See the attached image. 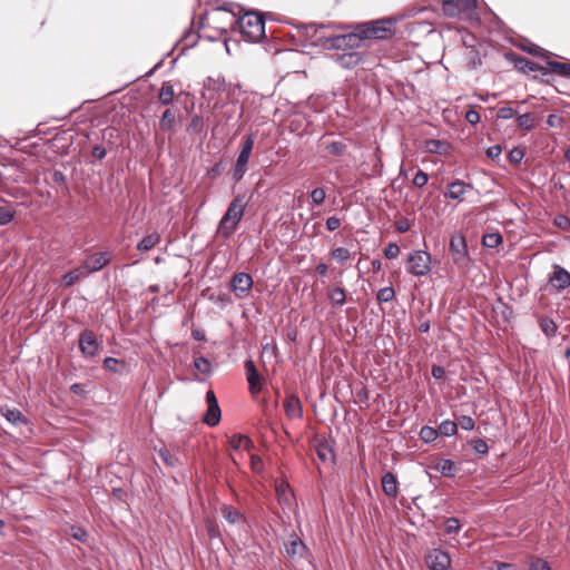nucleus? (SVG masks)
Returning <instances> with one entry per match:
<instances>
[{
  "label": "nucleus",
  "mask_w": 570,
  "mask_h": 570,
  "mask_svg": "<svg viewBox=\"0 0 570 570\" xmlns=\"http://www.w3.org/2000/svg\"><path fill=\"white\" fill-rule=\"evenodd\" d=\"M160 242V234L157 232H154L147 236H145L138 244H137V250L139 252H149L153 249L156 245H158Z\"/></svg>",
  "instance_id": "obj_23"
},
{
  "label": "nucleus",
  "mask_w": 570,
  "mask_h": 570,
  "mask_svg": "<svg viewBox=\"0 0 570 570\" xmlns=\"http://www.w3.org/2000/svg\"><path fill=\"white\" fill-rule=\"evenodd\" d=\"M450 252L454 264L460 265L465 261L469 253L465 237L463 235L456 234L451 237Z\"/></svg>",
  "instance_id": "obj_11"
},
{
  "label": "nucleus",
  "mask_w": 570,
  "mask_h": 570,
  "mask_svg": "<svg viewBox=\"0 0 570 570\" xmlns=\"http://www.w3.org/2000/svg\"><path fill=\"white\" fill-rule=\"evenodd\" d=\"M444 375H445V370L442 366L434 365L432 367V376L434 379L441 380V379H443Z\"/></svg>",
  "instance_id": "obj_63"
},
{
  "label": "nucleus",
  "mask_w": 570,
  "mask_h": 570,
  "mask_svg": "<svg viewBox=\"0 0 570 570\" xmlns=\"http://www.w3.org/2000/svg\"><path fill=\"white\" fill-rule=\"evenodd\" d=\"M331 59L344 69L356 67L362 60V53L357 51H345L331 55Z\"/></svg>",
  "instance_id": "obj_15"
},
{
  "label": "nucleus",
  "mask_w": 570,
  "mask_h": 570,
  "mask_svg": "<svg viewBox=\"0 0 570 570\" xmlns=\"http://www.w3.org/2000/svg\"><path fill=\"white\" fill-rule=\"evenodd\" d=\"M2 415L12 424H27V419L17 409H4L1 411Z\"/></svg>",
  "instance_id": "obj_26"
},
{
  "label": "nucleus",
  "mask_w": 570,
  "mask_h": 570,
  "mask_svg": "<svg viewBox=\"0 0 570 570\" xmlns=\"http://www.w3.org/2000/svg\"><path fill=\"white\" fill-rule=\"evenodd\" d=\"M442 10L446 16L460 17L463 13H471L476 7V0H440Z\"/></svg>",
  "instance_id": "obj_6"
},
{
  "label": "nucleus",
  "mask_w": 570,
  "mask_h": 570,
  "mask_svg": "<svg viewBox=\"0 0 570 570\" xmlns=\"http://www.w3.org/2000/svg\"><path fill=\"white\" fill-rule=\"evenodd\" d=\"M159 456L169 466H175L178 463V458L166 448L159 450Z\"/></svg>",
  "instance_id": "obj_40"
},
{
  "label": "nucleus",
  "mask_w": 570,
  "mask_h": 570,
  "mask_svg": "<svg viewBox=\"0 0 570 570\" xmlns=\"http://www.w3.org/2000/svg\"><path fill=\"white\" fill-rule=\"evenodd\" d=\"M529 570H550V566L546 560L534 558L529 563Z\"/></svg>",
  "instance_id": "obj_47"
},
{
  "label": "nucleus",
  "mask_w": 570,
  "mask_h": 570,
  "mask_svg": "<svg viewBox=\"0 0 570 570\" xmlns=\"http://www.w3.org/2000/svg\"><path fill=\"white\" fill-rule=\"evenodd\" d=\"M110 262V253L109 252H100L92 254L91 256L87 257L83 263L82 267L87 271V274L99 272L108 263Z\"/></svg>",
  "instance_id": "obj_14"
},
{
  "label": "nucleus",
  "mask_w": 570,
  "mask_h": 570,
  "mask_svg": "<svg viewBox=\"0 0 570 570\" xmlns=\"http://www.w3.org/2000/svg\"><path fill=\"white\" fill-rule=\"evenodd\" d=\"M459 425L462 430L471 431L474 429V420L471 416L463 415L459 420Z\"/></svg>",
  "instance_id": "obj_55"
},
{
  "label": "nucleus",
  "mask_w": 570,
  "mask_h": 570,
  "mask_svg": "<svg viewBox=\"0 0 570 570\" xmlns=\"http://www.w3.org/2000/svg\"><path fill=\"white\" fill-rule=\"evenodd\" d=\"M497 116L500 119H511L515 116V110L511 107H502L498 110Z\"/></svg>",
  "instance_id": "obj_56"
},
{
  "label": "nucleus",
  "mask_w": 570,
  "mask_h": 570,
  "mask_svg": "<svg viewBox=\"0 0 570 570\" xmlns=\"http://www.w3.org/2000/svg\"><path fill=\"white\" fill-rule=\"evenodd\" d=\"M176 124V114L171 109H166L159 119V129L165 132H173Z\"/></svg>",
  "instance_id": "obj_22"
},
{
  "label": "nucleus",
  "mask_w": 570,
  "mask_h": 570,
  "mask_svg": "<svg viewBox=\"0 0 570 570\" xmlns=\"http://www.w3.org/2000/svg\"><path fill=\"white\" fill-rule=\"evenodd\" d=\"M554 224L562 229H568L570 227V219L564 215H558L554 218Z\"/></svg>",
  "instance_id": "obj_62"
},
{
  "label": "nucleus",
  "mask_w": 570,
  "mask_h": 570,
  "mask_svg": "<svg viewBox=\"0 0 570 570\" xmlns=\"http://www.w3.org/2000/svg\"><path fill=\"white\" fill-rule=\"evenodd\" d=\"M228 443H229L230 448L236 451H239V450L250 451L254 448V443L250 440V438L247 435H244V434H233L228 439Z\"/></svg>",
  "instance_id": "obj_19"
},
{
  "label": "nucleus",
  "mask_w": 570,
  "mask_h": 570,
  "mask_svg": "<svg viewBox=\"0 0 570 570\" xmlns=\"http://www.w3.org/2000/svg\"><path fill=\"white\" fill-rule=\"evenodd\" d=\"M79 347L85 357H94L99 351V343L91 331H83L79 337Z\"/></svg>",
  "instance_id": "obj_13"
},
{
  "label": "nucleus",
  "mask_w": 570,
  "mask_h": 570,
  "mask_svg": "<svg viewBox=\"0 0 570 570\" xmlns=\"http://www.w3.org/2000/svg\"><path fill=\"white\" fill-rule=\"evenodd\" d=\"M539 326L547 337H553L557 334L558 326L552 318L541 317Z\"/></svg>",
  "instance_id": "obj_28"
},
{
  "label": "nucleus",
  "mask_w": 570,
  "mask_h": 570,
  "mask_svg": "<svg viewBox=\"0 0 570 570\" xmlns=\"http://www.w3.org/2000/svg\"><path fill=\"white\" fill-rule=\"evenodd\" d=\"M548 66L553 72L570 77V62L549 61Z\"/></svg>",
  "instance_id": "obj_32"
},
{
  "label": "nucleus",
  "mask_w": 570,
  "mask_h": 570,
  "mask_svg": "<svg viewBox=\"0 0 570 570\" xmlns=\"http://www.w3.org/2000/svg\"><path fill=\"white\" fill-rule=\"evenodd\" d=\"M325 197L326 193L324 188L321 187L313 189L311 193L312 203L317 206L324 203Z\"/></svg>",
  "instance_id": "obj_43"
},
{
  "label": "nucleus",
  "mask_w": 570,
  "mask_h": 570,
  "mask_svg": "<svg viewBox=\"0 0 570 570\" xmlns=\"http://www.w3.org/2000/svg\"><path fill=\"white\" fill-rule=\"evenodd\" d=\"M223 515L226 519V521L230 524H236L243 521L244 517L239 512V510L230 507V505H224L222 509Z\"/></svg>",
  "instance_id": "obj_25"
},
{
  "label": "nucleus",
  "mask_w": 570,
  "mask_h": 570,
  "mask_svg": "<svg viewBox=\"0 0 570 570\" xmlns=\"http://www.w3.org/2000/svg\"><path fill=\"white\" fill-rule=\"evenodd\" d=\"M523 156H524V154H523V150L521 148H513L509 153V159L513 164H519L522 160Z\"/></svg>",
  "instance_id": "obj_57"
},
{
  "label": "nucleus",
  "mask_w": 570,
  "mask_h": 570,
  "mask_svg": "<svg viewBox=\"0 0 570 570\" xmlns=\"http://www.w3.org/2000/svg\"><path fill=\"white\" fill-rule=\"evenodd\" d=\"M306 550L305 543L296 534H293L291 540L285 544L286 554L291 559L303 558Z\"/></svg>",
  "instance_id": "obj_17"
},
{
  "label": "nucleus",
  "mask_w": 570,
  "mask_h": 570,
  "mask_svg": "<svg viewBox=\"0 0 570 570\" xmlns=\"http://www.w3.org/2000/svg\"><path fill=\"white\" fill-rule=\"evenodd\" d=\"M438 432L443 436H452L458 432V424L454 421L445 420L439 425Z\"/></svg>",
  "instance_id": "obj_33"
},
{
  "label": "nucleus",
  "mask_w": 570,
  "mask_h": 570,
  "mask_svg": "<svg viewBox=\"0 0 570 570\" xmlns=\"http://www.w3.org/2000/svg\"><path fill=\"white\" fill-rule=\"evenodd\" d=\"M175 92L171 85L165 82L158 94V98L161 105L168 106L174 101Z\"/></svg>",
  "instance_id": "obj_27"
},
{
  "label": "nucleus",
  "mask_w": 570,
  "mask_h": 570,
  "mask_svg": "<svg viewBox=\"0 0 570 570\" xmlns=\"http://www.w3.org/2000/svg\"><path fill=\"white\" fill-rule=\"evenodd\" d=\"M548 284L557 292H562L570 286V273L562 266L554 264L549 275Z\"/></svg>",
  "instance_id": "obj_9"
},
{
  "label": "nucleus",
  "mask_w": 570,
  "mask_h": 570,
  "mask_svg": "<svg viewBox=\"0 0 570 570\" xmlns=\"http://www.w3.org/2000/svg\"><path fill=\"white\" fill-rule=\"evenodd\" d=\"M502 236L499 233H490L483 236L482 244L488 248H495L502 244Z\"/></svg>",
  "instance_id": "obj_35"
},
{
  "label": "nucleus",
  "mask_w": 570,
  "mask_h": 570,
  "mask_svg": "<svg viewBox=\"0 0 570 570\" xmlns=\"http://www.w3.org/2000/svg\"><path fill=\"white\" fill-rule=\"evenodd\" d=\"M331 257L340 263L344 264L346 261H348L352 257L351 252L345 247H336L331 250Z\"/></svg>",
  "instance_id": "obj_31"
},
{
  "label": "nucleus",
  "mask_w": 570,
  "mask_h": 570,
  "mask_svg": "<svg viewBox=\"0 0 570 570\" xmlns=\"http://www.w3.org/2000/svg\"><path fill=\"white\" fill-rule=\"evenodd\" d=\"M317 456L323 462H330L334 460V452L327 443H321L316 448Z\"/></svg>",
  "instance_id": "obj_30"
},
{
  "label": "nucleus",
  "mask_w": 570,
  "mask_h": 570,
  "mask_svg": "<svg viewBox=\"0 0 570 570\" xmlns=\"http://www.w3.org/2000/svg\"><path fill=\"white\" fill-rule=\"evenodd\" d=\"M245 206L246 205L243 200V197L238 196L232 200L226 213L219 222V232L223 236L229 237L235 232L244 215Z\"/></svg>",
  "instance_id": "obj_3"
},
{
  "label": "nucleus",
  "mask_w": 570,
  "mask_h": 570,
  "mask_svg": "<svg viewBox=\"0 0 570 570\" xmlns=\"http://www.w3.org/2000/svg\"><path fill=\"white\" fill-rule=\"evenodd\" d=\"M247 382H248V385H249L250 393L256 394V393H258L262 390L259 374L258 375L247 376Z\"/></svg>",
  "instance_id": "obj_46"
},
{
  "label": "nucleus",
  "mask_w": 570,
  "mask_h": 570,
  "mask_svg": "<svg viewBox=\"0 0 570 570\" xmlns=\"http://www.w3.org/2000/svg\"><path fill=\"white\" fill-rule=\"evenodd\" d=\"M515 66L523 71H538L539 70V66L535 62L530 61L525 58H519L517 60Z\"/></svg>",
  "instance_id": "obj_41"
},
{
  "label": "nucleus",
  "mask_w": 570,
  "mask_h": 570,
  "mask_svg": "<svg viewBox=\"0 0 570 570\" xmlns=\"http://www.w3.org/2000/svg\"><path fill=\"white\" fill-rule=\"evenodd\" d=\"M396 20L387 18L356 24L348 33L327 37L322 40V47L326 50H347L361 47L367 39H387L394 32Z\"/></svg>",
  "instance_id": "obj_1"
},
{
  "label": "nucleus",
  "mask_w": 570,
  "mask_h": 570,
  "mask_svg": "<svg viewBox=\"0 0 570 570\" xmlns=\"http://www.w3.org/2000/svg\"><path fill=\"white\" fill-rule=\"evenodd\" d=\"M207 411L204 415V422L209 426H215L219 423L222 417L220 407L217 397L213 390L206 393Z\"/></svg>",
  "instance_id": "obj_8"
},
{
  "label": "nucleus",
  "mask_w": 570,
  "mask_h": 570,
  "mask_svg": "<svg viewBox=\"0 0 570 570\" xmlns=\"http://www.w3.org/2000/svg\"><path fill=\"white\" fill-rule=\"evenodd\" d=\"M253 287V278L247 273H236L230 281V291L239 299L247 297Z\"/></svg>",
  "instance_id": "obj_7"
},
{
  "label": "nucleus",
  "mask_w": 570,
  "mask_h": 570,
  "mask_svg": "<svg viewBox=\"0 0 570 570\" xmlns=\"http://www.w3.org/2000/svg\"><path fill=\"white\" fill-rule=\"evenodd\" d=\"M283 405L285 414L289 420H298L303 417V405L296 395H287L283 402Z\"/></svg>",
  "instance_id": "obj_16"
},
{
  "label": "nucleus",
  "mask_w": 570,
  "mask_h": 570,
  "mask_svg": "<svg viewBox=\"0 0 570 570\" xmlns=\"http://www.w3.org/2000/svg\"><path fill=\"white\" fill-rule=\"evenodd\" d=\"M382 483V490L384 494L389 498L395 499L399 494V482L396 480V476L391 473L386 472L381 480Z\"/></svg>",
  "instance_id": "obj_18"
},
{
  "label": "nucleus",
  "mask_w": 570,
  "mask_h": 570,
  "mask_svg": "<svg viewBox=\"0 0 570 570\" xmlns=\"http://www.w3.org/2000/svg\"><path fill=\"white\" fill-rule=\"evenodd\" d=\"M424 150L430 154L448 155L450 151V145L444 140L428 139L424 142Z\"/></svg>",
  "instance_id": "obj_20"
},
{
  "label": "nucleus",
  "mask_w": 570,
  "mask_h": 570,
  "mask_svg": "<svg viewBox=\"0 0 570 570\" xmlns=\"http://www.w3.org/2000/svg\"><path fill=\"white\" fill-rule=\"evenodd\" d=\"M233 23H237L243 38L250 42L259 41L265 33V21L255 12H245Z\"/></svg>",
  "instance_id": "obj_2"
},
{
  "label": "nucleus",
  "mask_w": 570,
  "mask_h": 570,
  "mask_svg": "<svg viewBox=\"0 0 570 570\" xmlns=\"http://www.w3.org/2000/svg\"><path fill=\"white\" fill-rule=\"evenodd\" d=\"M489 570H517V567L513 563L493 561L490 564Z\"/></svg>",
  "instance_id": "obj_53"
},
{
  "label": "nucleus",
  "mask_w": 570,
  "mask_h": 570,
  "mask_svg": "<svg viewBox=\"0 0 570 570\" xmlns=\"http://www.w3.org/2000/svg\"><path fill=\"white\" fill-rule=\"evenodd\" d=\"M439 470L442 475L451 476L455 470V464L451 460H444L440 463Z\"/></svg>",
  "instance_id": "obj_44"
},
{
  "label": "nucleus",
  "mask_w": 570,
  "mask_h": 570,
  "mask_svg": "<svg viewBox=\"0 0 570 570\" xmlns=\"http://www.w3.org/2000/svg\"><path fill=\"white\" fill-rule=\"evenodd\" d=\"M254 144H255L254 135L250 134V135H247L246 137H244L240 151L237 156L235 166L232 170V177L235 183L240 181L247 171V164L250 158V155H252V151L254 148Z\"/></svg>",
  "instance_id": "obj_4"
},
{
  "label": "nucleus",
  "mask_w": 570,
  "mask_h": 570,
  "mask_svg": "<svg viewBox=\"0 0 570 570\" xmlns=\"http://www.w3.org/2000/svg\"><path fill=\"white\" fill-rule=\"evenodd\" d=\"M250 468L254 472L259 473L263 470V460L258 455L253 454L250 456Z\"/></svg>",
  "instance_id": "obj_60"
},
{
  "label": "nucleus",
  "mask_w": 570,
  "mask_h": 570,
  "mask_svg": "<svg viewBox=\"0 0 570 570\" xmlns=\"http://www.w3.org/2000/svg\"><path fill=\"white\" fill-rule=\"evenodd\" d=\"M425 562L430 570H448L451 566V558L445 551L433 549L426 554Z\"/></svg>",
  "instance_id": "obj_10"
},
{
  "label": "nucleus",
  "mask_w": 570,
  "mask_h": 570,
  "mask_svg": "<svg viewBox=\"0 0 570 570\" xmlns=\"http://www.w3.org/2000/svg\"><path fill=\"white\" fill-rule=\"evenodd\" d=\"M429 181V175L423 171V170H419L414 178H413V185L416 186V187H424Z\"/></svg>",
  "instance_id": "obj_49"
},
{
  "label": "nucleus",
  "mask_w": 570,
  "mask_h": 570,
  "mask_svg": "<svg viewBox=\"0 0 570 570\" xmlns=\"http://www.w3.org/2000/svg\"><path fill=\"white\" fill-rule=\"evenodd\" d=\"M472 449L479 454H487L489 451L487 442L482 439L472 441Z\"/></svg>",
  "instance_id": "obj_52"
},
{
  "label": "nucleus",
  "mask_w": 570,
  "mask_h": 570,
  "mask_svg": "<svg viewBox=\"0 0 570 570\" xmlns=\"http://www.w3.org/2000/svg\"><path fill=\"white\" fill-rule=\"evenodd\" d=\"M325 149L328 154L334 156H342L347 149V144L344 140H333L325 145Z\"/></svg>",
  "instance_id": "obj_29"
},
{
  "label": "nucleus",
  "mask_w": 570,
  "mask_h": 570,
  "mask_svg": "<svg viewBox=\"0 0 570 570\" xmlns=\"http://www.w3.org/2000/svg\"><path fill=\"white\" fill-rule=\"evenodd\" d=\"M465 120L471 124V125H475L480 121V115L476 110L474 109H470L465 112V116H464Z\"/></svg>",
  "instance_id": "obj_61"
},
{
  "label": "nucleus",
  "mask_w": 570,
  "mask_h": 570,
  "mask_svg": "<svg viewBox=\"0 0 570 570\" xmlns=\"http://www.w3.org/2000/svg\"><path fill=\"white\" fill-rule=\"evenodd\" d=\"M92 157L97 159H102L106 156V149L102 146H95L92 148Z\"/></svg>",
  "instance_id": "obj_64"
},
{
  "label": "nucleus",
  "mask_w": 570,
  "mask_h": 570,
  "mask_svg": "<svg viewBox=\"0 0 570 570\" xmlns=\"http://www.w3.org/2000/svg\"><path fill=\"white\" fill-rule=\"evenodd\" d=\"M276 492L281 499L287 500L291 495L289 485L286 482H281L276 485Z\"/></svg>",
  "instance_id": "obj_54"
},
{
  "label": "nucleus",
  "mask_w": 570,
  "mask_h": 570,
  "mask_svg": "<svg viewBox=\"0 0 570 570\" xmlns=\"http://www.w3.org/2000/svg\"><path fill=\"white\" fill-rule=\"evenodd\" d=\"M419 435L423 442L431 443L438 438L439 432L432 426L424 425L421 428Z\"/></svg>",
  "instance_id": "obj_34"
},
{
  "label": "nucleus",
  "mask_w": 570,
  "mask_h": 570,
  "mask_svg": "<svg viewBox=\"0 0 570 570\" xmlns=\"http://www.w3.org/2000/svg\"><path fill=\"white\" fill-rule=\"evenodd\" d=\"M16 212L9 206L0 207V226L8 225L14 218Z\"/></svg>",
  "instance_id": "obj_37"
},
{
  "label": "nucleus",
  "mask_w": 570,
  "mask_h": 570,
  "mask_svg": "<svg viewBox=\"0 0 570 570\" xmlns=\"http://www.w3.org/2000/svg\"><path fill=\"white\" fill-rule=\"evenodd\" d=\"M395 296V292L393 289V287H383L381 289H379L377 294H376V298L380 303H387V302H391Z\"/></svg>",
  "instance_id": "obj_39"
},
{
  "label": "nucleus",
  "mask_w": 570,
  "mask_h": 570,
  "mask_svg": "<svg viewBox=\"0 0 570 570\" xmlns=\"http://www.w3.org/2000/svg\"><path fill=\"white\" fill-rule=\"evenodd\" d=\"M473 190V186L468 184L461 179H455L448 185V190L445 191V198L456 200L462 203L465 198V195Z\"/></svg>",
  "instance_id": "obj_12"
},
{
  "label": "nucleus",
  "mask_w": 570,
  "mask_h": 570,
  "mask_svg": "<svg viewBox=\"0 0 570 570\" xmlns=\"http://www.w3.org/2000/svg\"><path fill=\"white\" fill-rule=\"evenodd\" d=\"M327 297L332 305L343 306L346 302V292L343 287H334L327 292Z\"/></svg>",
  "instance_id": "obj_24"
},
{
  "label": "nucleus",
  "mask_w": 570,
  "mask_h": 570,
  "mask_svg": "<svg viewBox=\"0 0 570 570\" xmlns=\"http://www.w3.org/2000/svg\"><path fill=\"white\" fill-rule=\"evenodd\" d=\"M341 226V219L336 216H331L326 219V229L334 232Z\"/></svg>",
  "instance_id": "obj_59"
},
{
  "label": "nucleus",
  "mask_w": 570,
  "mask_h": 570,
  "mask_svg": "<svg viewBox=\"0 0 570 570\" xmlns=\"http://www.w3.org/2000/svg\"><path fill=\"white\" fill-rule=\"evenodd\" d=\"M119 365L124 366V362L119 361L115 357H106L104 361V366L110 372H115V373L119 372L120 371L118 368Z\"/></svg>",
  "instance_id": "obj_45"
},
{
  "label": "nucleus",
  "mask_w": 570,
  "mask_h": 570,
  "mask_svg": "<svg viewBox=\"0 0 570 570\" xmlns=\"http://www.w3.org/2000/svg\"><path fill=\"white\" fill-rule=\"evenodd\" d=\"M235 114H238V118L242 117V107H239L237 104H232L227 107V110L224 114V118L228 121L230 120Z\"/></svg>",
  "instance_id": "obj_51"
},
{
  "label": "nucleus",
  "mask_w": 570,
  "mask_h": 570,
  "mask_svg": "<svg viewBox=\"0 0 570 570\" xmlns=\"http://www.w3.org/2000/svg\"><path fill=\"white\" fill-rule=\"evenodd\" d=\"M70 534L73 539L80 542H86L88 538L87 531L80 527H71Z\"/></svg>",
  "instance_id": "obj_48"
},
{
  "label": "nucleus",
  "mask_w": 570,
  "mask_h": 570,
  "mask_svg": "<svg viewBox=\"0 0 570 570\" xmlns=\"http://www.w3.org/2000/svg\"><path fill=\"white\" fill-rule=\"evenodd\" d=\"M407 272L414 276H425L431 269V255L425 250H415L409 255Z\"/></svg>",
  "instance_id": "obj_5"
},
{
  "label": "nucleus",
  "mask_w": 570,
  "mask_h": 570,
  "mask_svg": "<svg viewBox=\"0 0 570 570\" xmlns=\"http://www.w3.org/2000/svg\"><path fill=\"white\" fill-rule=\"evenodd\" d=\"M460 529L459 519L452 517L448 518L444 522V532L448 534L456 533Z\"/></svg>",
  "instance_id": "obj_42"
},
{
  "label": "nucleus",
  "mask_w": 570,
  "mask_h": 570,
  "mask_svg": "<svg viewBox=\"0 0 570 570\" xmlns=\"http://www.w3.org/2000/svg\"><path fill=\"white\" fill-rule=\"evenodd\" d=\"M501 153L502 148L500 145H493L487 149V156L493 160L499 159Z\"/></svg>",
  "instance_id": "obj_58"
},
{
  "label": "nucleus",
  "mask_w": 570,
  "mask_h": 570,
  "mask_svg": "<svg viewBox=\"0 0 570 570\" xmlns=\"http://www.w3.org/2000/svg\"><path fill=\"white\" fill-rule=\"evenodd\" d=\"M87 275H88L87 271L83 269L82 266H79V267L66 273L61 277V285L65 287H69L71 285H73L76 282L85 278Z\"/></svg>",
  "instance_id": "obj_21"
},
{
  "label": "nucleus",
  "mask_w": 570,
  "mask_h": 570,
  "mask_svg": "<svg viewBox=\"0 0 570 570\" xmlns=\"http://www.w3.org/2000/svg\"><path fill=\"white\" fill-rule=\"evenodd\" d=\"M194 367L203 374L208 375L212 373V363L209 362L208 358L203 357V356L195 357Z\"/></svg>",
  "instance_id": "obj_36"
},
{
  "label": "nucleus",
  "mask_w": 570,
  "mask_h": 570,
  "mask_svg": "<svg viewBox=\"0 0 570 570\" xmlns=\"http://www.w3.org/2000/svg\"><path fill=\"white\" fill-rule=\"evenodd\" d=\"M400 254V247L394 244V243H390L386 245L385 249H384V255L387 259H395Z\"/></svg>",
  "instance_id": "obj_50"
},
{
  "label": "nucleus",
  "mask_w": 570,
  "mask_h": 570,
  "mask_svg": "<svg viewBox=\"0 0 570 570\" xmlns=\"http://www.w3.org/2000/svg\"><path fill=\"white\" fill-rule=\"evenodd\" d=\"M517 124L520 128L530 130L534 127V118L530 112L523 114L517 118Z\"/></svg>",
  "instance_id": "obj_38"
}]
</instances>
